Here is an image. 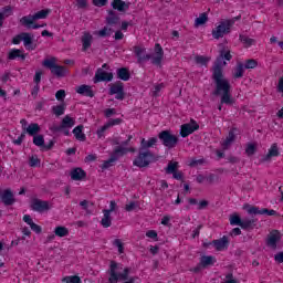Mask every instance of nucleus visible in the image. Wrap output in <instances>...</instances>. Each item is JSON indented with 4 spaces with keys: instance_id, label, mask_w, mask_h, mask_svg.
<instances>
[{
    "instance_id": "obj_51",
    "label": "nucleus",
    "mask_w": 283,
    "mask_h": 283,
    "mask_svg": "<svg viewBox=\"0 0 283 283\" xmlns=\"http://www.w3.org/2000/svg\"><path fill=\"white\" fill-rule=\"evenodd\" d=\"M206 180H208L209 185H213V182H218V180H220V177L216 174H209V176L206 177Z\"/></svg>"
},
{
    "instance_id": "obj_28",
    "label": "nucleus",
    "mask_w": 283,
    "mask_h": 283,
    "mask_svg": "<svg viewBox=\"0 0 283 283\" xmlns=\"http://www.w3.org/2000/svg\"><path fill=\"white\" fill-rule=\"evenodd\" d=\"M117 78H119L120 81H129V78H132V73L129 72V69H117Z\"/></svg>"
},
{
    "instance_id": "obj_25",
    "label": "nucleus",
    "mask_w": 283,
    "mask_h": 283,
    "mask_svg": "<svg viewBox=\"0 0 283 283\" xmlns=\"http://www.w3.org/2000/svg\"><path fill=\"white\" fill-rule=\"evenodd\" d=\"M235 143V128L231 129L227 136V138L222 143V147L224 150L229 149L231 145Z\"/></svg>"
},
{
    "instance_id": "obj_35",
    "label": "nucleus",
    "mask_w": 283,
    "mask_h": 283,
    "mask_svg": "<svg viewBox=\"0 0 283 283\" xmlns=\"http://www.w3.org/2000/svg\"><path fill=\"white\" fill-rule=\"evenodd\" d=\"M54 233L57 238H66V235H70V230L66 227L59 226L54 229Z\"/></svg>"
},
{
    "instance_id": "obj_21",
    "label": "nucleus",
    "mask_w": 283,
    "mask_h": 283,
    "mask_svg": "<svg viewBox=\"0 0 283 283\" xmlns=\"http://www.w3.org/2000/svg\"><path fill=\"white\" fill-rule=\"evenodd\" d=\"M120 23V17L116 11L108 10V15L106 17V25H118Z\"/></svg>"
},
{
    "instance_id": "obj_32",
    "label": "nucleus",
    "mask_w": 283,
    "mask_h": 283,
    "mask_svg": "<svg viewBox=\"0 0 283 283\" xmlns=\"http://www.w3.org/2000/svg\"><path fill=\"white\" fill-rule=\"evenodd\" d=\"M103 213L104 217L101 220V224L104 227V229H109V227H112V213L105 210H103Z\"/></svg>"
},
{
    "instance_id": "obj_14",
    "label": "nucleus",
    "mask_w": 283,
    "mask_h": 283,
    "mask_svg": "<svg viewBox=\"0 0 283 283\" xmlns=\"http://www.w3.org/2000/svg\"><path fill=\"white\" fill-rule=\"evenodd\" d=\"M114 80V73H107L103 69H97L95 76L93 78L94 83H109Z\"/></svg>"
},
{
    "instance_id": "obj_41",
    "label": "nucleus",
    "mask_w": 283,
    "mask_h": 283,
    "mask_svg": "<svg viewBox=\"0 0 283 283\" xmlns=\"http://www.w3.org/2000/svg\"><path fill=\"white\" fill-rule=\"evenodd\" d=\"M52 112L55 116H63L65 114V103L52 107Z\"/></svg>"
},
{
    "instance_id": "obj_8",
    "label": "nucleus",
    "mask_w": 283,
    "mask_h": 283,
    "mask_svg": "<svg viewBox=\"0 0 283 283\" xmlns=\"http://www.w3.org/2000/svg\"><path fill=\"white\" fill-rule=\"evenodd\" d=\"M231 59H233V55H231V51H226L224 49L221 50L219 56L214 61L212 71L222 72V67L227 65L226 61H231Z\"/></svg>"
},
{
    "instance_id": "obj_17",
    "label": "nucleus",
    "mask_w": 283,
    "mask_h": 283,
    "mask_svg": "<svg viewBox=\"0 0 283 283\" xmlns=\"http://www.w3.org/2000/svg\"><path fill=\"white\" fill-rule=\"evenodd\" d=\"M76 125V120L70 115L64 116V118L61 122L60 126L53 127V132H63V129H70Z\"/></svg>"
},
{
    "instance_id": "obj_61",
    "label": "nucleus",
    "mask_w": 283,
    "mask_h": 283,
    "mask_svg": "<svg viewBox=\"0 0 283 283\" xmlns=\"http://www.w3.org/2000/svg\"><path fill=\"white\" fill-rule=\"evenodd\" d=\"M120 123H123L122 118H115V119H109L108 123H106L108 125V127H114V125H120Z\"/></svg>"
},
{
    "instance_id": "obj_7",
    "label": "nucleus",
    "mask_w": 283,
    "mask_h": 283,
    "mask_svg": "<svg viewBox=\"0 0 283 283\" xmlns=\"http://www.w3.org/2000/svg\"><path fill=\"white\" fill-rule=\"evenodd\" d=\"M235 23L234 20H224L221 21L220 24L212 30L213 39H222L224 34H229L231 32V27Z\"/></svg>"
},
{
    "instance_id": "obj_57",
    "label": "nucleus",
    "mask_w": 283,
    "mask_h": 283,
    "mask_svg": "<svg viewBox=\"0 0 283 283\" xmlns=\"http://www.w3.org/2000/svg\"><path fill=\"white\" fill-rule=\"evenodd\" d=\"M56 101H64L65 99V90H60L55 93Z\"/></svg>"
},
{
    "instance_id": "obj_29",
    "label": "nucleus",
    "mask_w": 283,
    "mask_h": 283,
    "mask_svg": "<svg viewBox=\"0 0 283 283\" xmlns=\"http://www.w3.org/2000/svg\"><path fill=\"white\" fill-rule=\"evenodd\" d=\"M8 59L9 61H14L15 59L23 61L25 59V54H23L19 49H12L8 54Z\"/></svg>"
},
{
    "instance_id": "obj_2",
    "label": "nucleus",
    "mask_w": 283,
    "mask_h": 283,
    "mask_svg": "<svg viewBox=\"0 0 283 283\" xmlns=\"http://www.w3.org/2000/svg\"><path fill=\"white\" fill-rule=\"evenodd\" d=\"M134 53L137 56V63H139V65L145 63V61H151L153 65H157V67L163 65L165 51L159 43L155 44L154 54H147V49L140 46H134Z\"/></svg>"
},
{
    "instance_id": "obj_39",
    "label": "nucleus",
    "mask_w": 283,
    "mask_h": 283,
    "mask_svg": "<svg viewBox=\"0 0 283 283\" xmlns=\"http://www.w3.org/2000/svg\"><path fill=\"white\" fill-rule=\"evenodd\" d=\"M230 224L232 227H242V218H240V214L238 213H232L230 216Z\"/></svg>"
},
{
    "instance_id": "obj_24",
    "label": "nucleus",
    "mask_w": 283,
    "mask_h": 283,
    "mask_svg": "<svg viewBox=\"0 0 283 283\" xmlns=\"http://www.w3.org/2000/svg\"><path fill=\"white\" fill-rule=\"evenodd\" d=\"M125 154H127V148H124L123 146H117L111 154V161L116 163L119 158H123Z\"/></svg>"
},
{
    "instance_id": "obj_3",
    "label": "nucleus",
    "mask_w": 283,
    "mask_h": 283,
    "mask_svg": "<svg viewBox=\"0 0 283 283\" xmlns=\"http://www.w3.org/2000/svg\"><path fill=\"white\" fill-rule=\"evenodd\" d=\"M48 14H50V9H44L41 11H38L35 14H29L24 15L20 19L21 25L24 28H32L33 30H39V28H44L45 24H34V21H39V19H48Z\"/></svg>"
},
{
    "instance_id": "obj_56",
    "label": "nucleus",
    "mask_w": 283,
    "mask_h": 283,
    "mask_svg": "<svg viewBox=\"0 0 283 283\" xmlns=\"http://www.w3.org/2000/svg\"><path fill=\"white\" fill-rule=\"evenodd\" d=\"M109 167H114V161H112V158L109 157L108 160H105L102 166L101 169L105 170V169H109Z\"/></svg>"
},
{
    "instance_id": "obj_63",
    "label": "nucleus",
    "mask_w": 283,
    "mask_h": 283,
    "mask_svg": "<svg viewBox=\"0 0 283 283\" xmlns=\"http://www.w3.org/2000/svg\"><path fill=\"white\" fill-rule=\"evenodd\" d=\"M136 209V201H130L128 205L125 206L126 211H134Z\"/></svg>"
},
{
    "instance_id": "obj_46",
    "label": "nucleus",
    "mask_w": 283,
    "mask_h": 283,
    "mask_svg": "<svg viewBox=\"0 0 283 283\" xmlns=\"http://www.w3.org/2000/svg\"><path fill=\"white\" fill-rule=\"evenodd\" d=\"M130 272H132V269L125 268L124 271H123V273H117V277H118L120 281L125 282V281L129 280V273H130Z\"/></svg>"
},
{
    "instance_id": "obj_26",
    "label": "nucleus",
    "mask_w": 283,
    "mask_h": 283,
    "mask_svg": "<svg viewBox=\"0 0 283 283\" xmlns=\"http://www.w3.org/2000/svg\"><path fill=\"white\" fill-rule=\"evenodd\" d=\"M22 41L24 48L28 50H36V44H32V34L28 32H22Z\"/></svg>"
},
{
    "instance_id": "obj_50",
    "label": "nucleus",
    "mask_w": 283,
    "mask_h": 283,
    "mask_svg": "<svg viewBox=\"0 0 283 283\" xmlns=\"http://www.w3.org/2000/svg\"><path fill=\"white\" fill-rule=\"evenodd\" d=\"M113 244L114 247H117L119 253H125V245H123V241H120V239H115Z\"/></svg>"
},
{
    "instance_id": "obj_27",
    "label": "nucleus",
    "mask_w": 283,
    "mask_h": 283,
    "mask_svg": "<svg viewBox=\"0 0 283 283\" xmlns=\"http://www.w3.org/2000/svg\"><path fill=\"white\" fill-rule=\"evenodd\" d=\"M87 177V172L83 170V168H74L71 171V178L72 180H84V178Z\"/></svg>"
},
{
    "instance_id": "obj_52",
    "label": "nucleus",
    "mask_w": 283,
    "mask_h": 283,
    "mask_svg": "<svg viewBox=\"0 0 283 283\" xmlns=\"http://www.w3.org/2000/svg\"><path fill=\"white\" fill-rule=\"evenodd\" d=\"M29 165L30 167H39V165H41V159L32 156L30 157Z\"/></svg>"
},
{
    "instance_id": "obj_55",
    "label": "nucleus",
    "mask_w": 283,
    "mask_h": 283,
    "mask_svg": "<svg viewBox=\"0 0 283 283\" xmlns=\"http://www.w3.org/2000/svg\"><path fill=\"white\" fill-rule=\"evenodd\" d=\"M80 207H82V209L86 211V213H92V211H90V202L87 200L81 201Z\"/></svg>"
},
{
    "instance_id": "obj_43",
    "label": "nucleus",
    "mask_w": 283,
    "mask_h": 283,
    "mask_svg": "<svg viewBox=\"0 0 283 283\" xmlns=\"http://www.w3.org/2000/svg\"><path fill=\"white\" fill-rule=\"evenodd\" d=\"M114 33V30L112 28L104 27L102 30L97 32V35L101 36L102 39H105L107 36H112Z\"/></svg>"
},
{
    "instance_id": "obj_22",
    "label": "nucleus",
    "mask_w": 283,
    "mask_h": 283,
    "mask_svg": "<svg viewBox=\"0 0 283 283\" xmlns=\"http://www.w3.org/2000/svg\"><path fill=\"white\" fill-rule=\"evenodd\" d=\"M76 93L81 94V96H87L88 98H94V91L90 85H81L76 88Z\"/></svg>"
},
{
    "instance_id": "obj_40",
    "label": "nucleus",
    "mask_w": 283,
    "mask_h": 283,
    "mask_svg": "<svg viewBox=\"0 0 283 283\" xmlns=\"http://www.w3.org/2000/svg\"><path fill=\"white\" fill-rule=\"evenodd\" d=\"M244 64L242 62H239L237 64V67L234 69V78H242L244 76Z\"/></svg>"
},
{
    "instance_id": "obj_4",
    "label": "nucleus",
    "mask_w": 283,
    "mask_h": 283,
    "mask_svg": "<svg viewBox=\"0 0 283 283\" xmlns=\"http://www.w3.org/2000/svg\"><path fill=\"white\" fill-rule=\"evenodd\" d=\"M42 65L51 70V74L56 76V78H64V76H67V67L56 64V57H51L50 60L45 59L42 62Z\"/></svg>"
},
{
    "instance_id": "obj_10",
    "label": "nucleus",
    "mask_w": 283,
    "mask_h": 283,
    "mask_svg": "<svg viewBox=\"0 0 283 283\" xmlns=\"http://www.w3.org/2000/svg\"><path fill=\"white\" fill-rule=\"evenodd\" d=\"M109 96H114L117 101H125V84L120 81H117L115 84H111Z\"/></svg>"
},
{
    "instance_id": "obj_6",
    "label": "nucleus",
    "mask_w": 283,
    "mask_h": 283,
    "mask_svg": "<svg viewBox=\"0 0 283 283\" xmlns=\"http://www.w3.org/2000/svg\"><path fill=\"white\" fill-rule=\"evenodd\" d=\"M151 160H154V155L151 150L143 151L139 149V153L137 157L134 159L133 165L135 167H138L139 169H143L151 165Z\"/></svg>"
},
{
    "instance_id": "obj_34",
    "label": "nucleus",
    "mask_w": 283,
    "mask_h": 283,
    "mask_svg": "<svg viewBox=\"0 0 283 283\" xmlns=\"http://www.w3.org/2000/svg\"><path fill=\"white\" fill-rule=\"evenodd\" d=\"M200 264L203 268L212 266V264H216V258H213L212 255H203L200 259Z\"/></svg>"
},
{
    "instance_id": "obj_15",
    "label": "nucleus",
    "mask_w": 283,
    "mask_h": 283,
    "mask_svg": "<svg viewBox=\"0 0 283 283\" xmlns=\"http://www.w3.org/2000/svg\"><path fill=\"white\" fill-rule=\"evenodd\" d=\"M117 271H123V265L116 263V261H111V265H109V279L108 282L111 283H118V280H120L118 277V272Z\"/></svg>"
},
{
    "instance_id": "obj_64",
    "label": "nucleus",
    "mask_w": 283,
    "mask_h": 283,
    "mask_svg": "<svg viewBox=\"0 0 283 283\" xmlns=\"http://www.w3.org/2000/svg\"><path fill=\"white\" fill-rule=\"evenodd\" d=\"M31 227V229L34 231V233H41L42 231H43V229L41 228V226H39V224H36V223H34L33 222V224L32 226H30Z\"/></svg>"
},
{
    "instance_id": "obj_48",
    "label": "nucleus",
    "mask_w": 283,
    "mask_h": 283,
    "mask_svg": "<svg viewBox=\"0 0 283 283\" xmlns=\"http://www.w3.org/2000/svg\"><path fill=\"white\" fill-rule=\"evenodd\" d=\"M241 43H244L247 45V48H251V45H253V43H255V40L247 36V35H240L239 36Z\"/></svg>"
},
{
    "instance_id": "obj_37",
    "label": "nucleus",
    "mask_w": 283,
    "mask_h": 283,
    "mask_svg": "<svg viewBox=\"0 0 283 283\" xmlns=\"http://www.w3.org/2000/svg\"><path fill=\"white\" fill-rule=\"evenodd\" d=\"M209 21V15L207 12L200 13V15L195 20V28H200V25H205Z\"/></svg>"
},
{
    "instance_id": "obj_45",
    "label": "nucleus",
    "mask_w": 283,
    "mask_h": 283,
    "mask_svg": "<svg viewBox=\"0 0 283 283\" xmlns=\"http://www.w3.org/2000/svg\"><path fill=\"white\" fill-rule=\"evenodd\" d=\"M62 282H65V283H83V281H81V276H78V275L65 276V277L62 279Z\"/></svg>"
},
{
    "instance_id": "obj_62",
    "label": "nucleus",
    "mask_w": 283,
    "mask_h": 283,
    "mask_svg": "<svg viewBox=\"0 0 283 283\" xmlns=\"http://www.w3.org/2000/svg\"><path fill=\"white\" fill-rule=\"evenodd\" d=\"M274 260L275 262H277L279 264H283V252H279L274 255Z\"/></svg>"
},
{
    "instance_id": "obj_42",
    "label": "nucleus",
    "mask_w": 283,
    "mask_h": 283,
    "mask_svg": "<svg viewBox=\"0 0 283 283\" xmlns=\"http://www.w3.org/2000/svg\"><path fill=\"white\" fill-rule=\"evenodd\" d=\"M166 174L172 175L175 171H178V161H170L165 168Z\"/></svg>"
},
{
    "instance_id": "obj_12",
    "label": "nucleus",
    "mask_w": 283,
    "mask_h": 283,
    "mask_svg": "<svg viewBox=\"0 0 283 283\" xmlns=\"http://www.w3.org/2000/svg\"><path fill=\"white\" fill-rule=\"evenodd\" d=\"M0 200L4 207H12L17 202V198H14V192L12 189L7 188L0 193Z\"/></svg>"
},
{
    "instance_id": "obj_11",
    "label": "nucleus",
    "mask_w": 283,
    "mask_h": 283,
    "mask_svg": "<svg viewBox=\"0 0 283 283\" xmlns=\"http://www.w3.org/2000/svg\"><path fill=\"white\" fill-rule=\"evenodd\" d=\"M198 129H200V125H198L196 119H191L190 123L181 125L179 134L181 138H187V136H190V134H193V132H198Z\"/></svg>"
},
{
    "instance_id": "obj_18",
    "label": "nucleus",
    "mask_w": 283,
    "mask_h": 283,
    "mask_svg": "<svg viewBox=\"0 0 283 283\" xmlns=\"http://www.w3.org/2000/svg\"><path fill=\"white\" fill-rule=\"evenodd\" d=\"M111 6L113 10H117V12H127V10H129V6H132V2H125L123 0H113Z\"/></svg>"
},
{
    "instance_id": "obj_58",
    "label": "nucleus",
    "mask_w": 283,
    "mask_h": 283,
    "mask_svg": "<svg viewBox=\"0 0 283 283\" xmlns=\"http://www.w3.org/2000/svg\"><path fill=\"white\" fill-rule=\"evenodd\" d=\"M76 7L80 10H85L87 8V0H76Z\"/></svg>"
},
{
    "instance_id": "obj_1",
    "label": "nucleus",
    "mask_w": 283,
    "mask_h": 283,
    "mask_svg": "<svg viewBox=\"0 0 283 283\" xmlns=\"http://www.w3.org/2000/svg\"><path fill=\"white\" fill-rule=\"evenodd\" d=\"M212 81L213 96H221V105H233L235 99L231 95V83L224 77L223 71H212Z\"/></svg>"
},
{
    "instance_id": "obj_9",
    "label": "nucleus",
    "mask_w": 283,
    "mask_h": 283,
    "mask_svg": "<svg viewBox=\"0 0 283 283\" xmlns=\"http://www.w3.org/2000/svg\"><path fill=\"white\" fill-rule=\"evenodd\" d=\"M243 209H245L250 216H276V217H280V213H277V211L269 210L268 208L260 209V207L244 205Z\"/></svg>"
},
{
    "instance_id": "obj_49",
    "label": "nucleus",
    "mask_w": 283,
    "mask_h": 283,
    "mask_svg": "<svg viewBox=\"0 0 283 283\" xmlns=\"http://www.w3.org/2000/svg\"><path fill=\"white\" fill-rule=\"evenodd\" d=\"M255 151H258V147L255 146V144L249 143L245 148V154L248 156H253L255 154Z\"/></svg>"
},
{
    "instance_id": "obj_53",
    "label": "nucleus",
    "mask_w": 283,
    "mask_h": 283,
    "mask_svg": "<svg viewBox=\"0 0 283 283\" xmlns=\"http://www.w3.org/2000/svg\"><path fill=\"white\" fill-rule=\"evenodd\" d=\"M0 14H3L4 18L6 17H11V14H12V7H10V6L3 7L1 12H0Z\"/></svg>"
},
{
    "instance_id": "obj_38",
    "label": "nucleus",
    "mask_w": 283,
    "mask_h": 283,
    "mask_svg": "<svg viewBox=\"0 0 283 283\" xmlns=\"http://www.w3.org/2000/svg\"><path fill=\"white\" fill-rule=\"evenodd\" d=\"M33 145H35V147H40L41 151H43V147L45 146V138L43 135L33 136Z\"/></svg>"
},
{
    "instance_id": "obj_5",
    "label": "nucleus",
    "mask_w": 283,
    "mask_h": 283,
    "mask_svg": "<svg viewBox=\"0 0 283 283\" xmlns=\"http://www.w3.org/2000/svg\"><path fill=\"white\" fill-rule=\"evenodd\" d=\"M158 139L167 149H174L179 143L178 136L171 134V130H161L158 134Z\"/></svg>"
},
{
    "instance_id": "obj_54",
    "label": "nucleus",
    "mask_w": 283,
    "mask_h": 283,
    "mask_svg": "<svg viewBox=\"0 0 283 283\" xmlns=\"http://www.w3.org/2000/svg\"><path fill=\"white\" fill-rule=\"evenodd\" d=\"M107 129H109L108 124L106 123L104 126H102L99 129H97L96 134L98 136V138H103L105 132H107Z\"/></svg>"
},
{
    "instance_id": "obj_59",
    "label": "nucleus",
    "mask_w": 283,
    "mask_h": 283,
    "mask_svg": "<svg viewBox=\"0 0 283 283\" xmlns=\"http://www.w3.org/2000/svg\"><path fill=\"white\" fill-rule=\"evenodd\" d=\"M93 6L96 8H103L104 6H107V0H92Z\"/></svg>"
},
{
    "instance_id": "obj_36",
    "label": "nucleus",
    "mask_w": 283,
    "mask_h": 283,
    "mask_svg": "<svg viewBox=\"0 0 283 283\" xmlns=\"http://www.w3.org/2000/svg\"><path fill=\"white\" fill-rule=\"evenodd\" d=\"M82 43H83V51L84 52L90 50V48H92V34L85 33L82 36Z\"/></svg>"
},
{
    "instance_id": "obj_30",
    "label": "nucleus",
    "mask_w": 283,
    "mask_h": 283,
    "mask_svg": "<svg viewBox=\"0 0 283 283\" xmlns=\"http://www.w3.org/2000/svg\"><path fill=\"white\" fill-rule=\"evenodd\" d=\"M83 128H84L83 125L76 126V127L73 129V134H74L76 140H81L82 143H85V140H86L87 137L85 136V133H83Z\"/></svg>"
},
{
    "instance_id": "obj_16",
    "label": "nucleus",
    "mask_w": 283,
    "mask_h": 283,
    "mask_svg": "<svg viewBox=\"0 0 283 283\" xmlns=\"http://www.w3.org/2000/svg\"><path fill=\"white\" fill-rule=\"evenodd\" d=\"M31 209L32 211H38V213H43V211H50V202L35 198L31 202Z\"/></svg>"
},
{
    "instance_id": "obj_19",
    "label": "nucleus",
    "mask_w": 283,
    "mask_h": 283,
    "mask_svg": "<svg viewBox=\"0 0 283 283\" xmlns=\"http://www.w3.org/2000/svg\"><path fill=\"white\" fill-rule=\"evenodd\" d=\"M212 244L217 251H224L226 249H229V237L223 235L218 240H213Z\"/></svg>"
},
{
    "instance_id": "obj_33",
    "label": "nucleus",
    "mask_w": 283,
    "mask_h": 283,
    "mask_svg": "<svg viewBox=\"0 0 283 283\" xmlns=\"http://www.w3.org/2000/svg\"><path fill=\"white\" fill-rule=\"evenodd\" d=\"M156 143H158V137H151L149 138V140H145V138L142 139V144H140V150L143 151L144 149H149V147H153L154 145H156Z\"/></svg>"
},
{
    "instance_id": "obj_13",
    "label": "nucleus",
    "mask_w": 283,
    "mask_h": 283,
    "mask_svg": "<svg viewBox=\"0 0 283 283\" xmlns=\"http://www.w3.org/2000/svg\"><path fill=\"white\" fill-rule=\"evenodd\" d=\"M282 240V232L279 230H272L266 238L265 244L270 247V249H277V242Z\"/></svg>"
},
{
    "instance_id": "obj_23",
    "label": "nucleus",
    "mask_w": 283,
    "mask_h": 283,
    "mask_svg": "<svg viewBox=\"0 0 283 283\" xmlns=\"http://www.w3.org/2000/svg\"><path fill=\"white\" fill-rule=\"evenodd\" d=\"M258 227V219H242L241 229L244 231H253Z\"/></svg>"
},
{
    "instance_id": "obj_20",
    "label": "nucleus",
    "mask_w": 283,
    "mask_h": 283,
    "mask_svg": "<svg viewBox=\"0 0 283 283\" xmlns=\"http://www.w3.org/2000/svg\"><path fill=\"white\" fill-rule=\"evenodd\" d=\"M280 156V148H277V144H272L271 148L269 149L268 154L263 156L261 163H269L271 158H275Z\"/></svg>"
},
{
    "instance_id": "obj_31",
    "label": "nucleus",
    "mask_w": 283,
    "mask_h": 283,
    "mask_svg": "<svg viewBox=\"0 0 283 283\" xmlns=\"http://www.w3.org/2000/svg\"><path fill=\"white\" fill-rule=\"evenodd\" d=\"M41 132V126H39L38 123H31L28 128L25 129V134H29V136H36Z\"/></svg>"
},
{
    "instance_id": "obj_60",
    "label": "nucleus",
    "mask_w": 283,
    "mask_h": 283,
    "mask_svg": "<svg viewBox=\"0 0 283 283\" xmlns=\"http://www.w3.org/2000/svg\"><path fill=\"white\" fill-rule=\"evenodd\" d=\"M172 178H175V180H184L185 175L182 174V171L175 170L172 172Z\"/></svg>"
},
{
    "instance_id": "obj_47",
    "label": "nucleus",
    "mask_w": 283,
    "mask_h": 283,
    "mask_svg": "<svg viewBox=\"0 0 283 283\" xmlns=\"http://www.w3.org/2000/svg\"><path fill=\"white\" fill-rule=\"evenodd\" d=\"M243 67L245 70H255V67H258V62L253 59L247 60Z\"/></svg>"
},
{
    "instance_id": "obj_44",
    "label": "nucleus",
    "mask_w": 283,
    "mask_h": 283,
    "mask_svg": "<svg viewBox=\"0 0 283 283\" xmlns=\"http://www.w3.org/2000/svg\"><path fill=\"white\" fill-rule=\"evenodd\" d=\"M209 61H211V57H207L205 55H197L195 57V63H197V65H205V66H207Z\"/></svg>"
}]
</instances>
